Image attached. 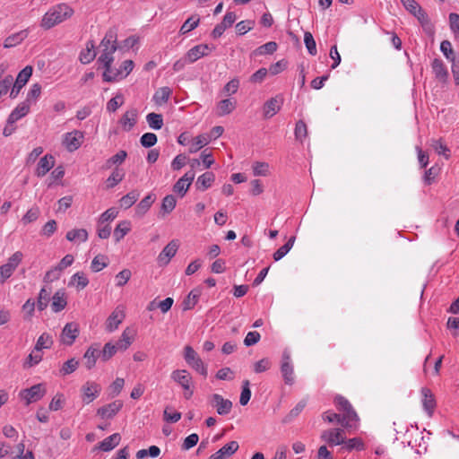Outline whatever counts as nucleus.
<instances>
[{"instance_id":"1","label":"nucleus","mask_w":459,"mask_h":459,"mask_svg":"<svg viewBox=\"0 0 459 459\" xmlns=\"http://www.w3.org/2000/svg\"><path fill=\"white\" fill-rule=\"evenodd\" d=\"M74 14V10L66 4H59L51 7L42 17L40 26L49 30L65 22Z\"/></svg>"},{"instance_id":"2","label":"nucleus","mask_w":459,"mask_h":459,"mask_svg":"<svg viewBox=\"0 0 459 459\" xmlns=\"http://www.w3.org/2000/svg\"><path fill=\"white\" fill-rule=\"evenodd\" d=\"M116 43L117 34L113 30H109L100 45L101 54L98 59V62L103 64L105 71L111 68V64L114 60L113 54L117 50Z\"/></svg>"},{"instance_id":"3","label":"nucleus","mask_w":459,"mask_h":459,"mask_svg":"<svg viewBox=\"0 0 459 459\" xmlns=\"http://www.w3.org/2000/svg\"><path fill=\"white\" fill-rule=\"evenodd\" d=\"M134 62L132 60H125L118 69H108L103 72V80L105 82H115L126 78L133 70Z\"/></svg>"},{"instance_id":"4","label":"nucleus","mask_w":459,"mask_h":459,"mask_svg":"<svg viewBox=\"0 0 459 459\" xmlns=\"http://www.w3.org/2000/svg\"><path fill=\"white\" fill-rule=\"evenodd\" d=\"M184 359L193 369L204 377L207 376L206 366L204 364L197 352L189 345L186 346L184 349Z\"/></svg>"},{"instance_id":"5","label":"nucleus","mask_w":459,"mask_h":459,"mask_svg":"<svg viewBox=\"0 0 459 459\" xmlns=\"http://www.w3.org/2000/svg\"><path fill=\"white\" fill-rule=\"evenodd\" d=\"M23 255L22 252H15L9 259L8 262L0 266V282L4 283L15 271L20 263L22 262Z\"/></svg>"},{"instance_id":"6","label":"nucleus","mask_w":459,"mask_h":459,"mask_svg":"<svg viewBox=\"0 0 459 459\" xmlns=\"http://www.w3.org/2000/svg\"><path fill=\"white\" fill-rule=\"evenodd\" d=\"M281 372L286 385H291L294 384V369L291 363L290 352L284 351L281 358Z\"/></svg>"},{"instance_id":"7","label":"nucleus","mask_w":459,"mask_h":459,"mask_svg":"<svg viewBox=\"0 0 459 459\" xmlns=\"http://www.w3.org/2000/svg\"><path fill=\"white\" fill-rule=\"evenodd\" d=\"M46 394V389L42 384L34 385L30 388L22 390L20 396L26 401V404L35 403L40 400Z\"/></svg>"},{"instance_id":"8","label":"nucleus","mask_w":459,"mask_h":459,"mask_svg":"<svg viewBox=\"0 0 459 459\" xmlns=\"http://www.w3.org/2000/svg\"><path fill=\"white\" fill-rule=\"evenodd\" d=\"M321 438L330 446H338L345 443V432L342 429L336 428L325 430Z\"/></svg>"},{"instance_id":"9","label":"nucleus","mask_w":459,"mask_h":459,"mask_svg":"<svg viewBox=\"0 0 459 459\" xmlns=\"http://www.w3.org/2000/svg\"><path fill=\"white\" fill-rule=\"evenodd\" d=\"M179 244L178 240L173 239L171 240L159 254L157 257V262L160 266L167 265L170 259L176 255L178 249Z\"/></svg>"},{"instance_id":"10","label":"nucleus","mask_w":459,"mask_h":459,"mask_svg":"<svg viewBox=\"0 0 459 459\" xmlns=\"http://www.w3.org/2000/svg\"><path fill=\"white\" fill-rule=\"evenodd\" d=\"M210 403L216 409L219 415H227L232 409V403L224 399L221 394H214L210 397Z\"/></svg>"},{"instance_id":"11","label":"nucleus","mask_w":459,"mask_h":459,"mask_svg":"<svg viewBox=\"0 0 459 459\" xmlns=\"http://www.w3.org/2000/svg\"><path fill=\"white\" fill-rule=\"evenodd\" d=\"M79 335V327L75 323H68L65 325L60 334V342L65 345H72Z\"/></svg>"},{"instance_id":"12","label":"nucleus","mask_w":459,"mask_h":459,"mask_svg":"<svg viewBox=\"0 0 459 459\" xmlns=\"http://www.w3.org/2000/svg\"><path fill=\"white\" fill-rule=\"evenodd\" d=\"M283 104V98L277 95L268 100L263 107V114L264 118H271L276 115Z\"/></svg>"},{"instance_id":"13","label":"nucleus","mask_w":459,"mask_h":459,"mask_svg":"<svg viewBox=\"0 0 459 459\" xmlns=\"http://www.w3.org/2000/svg\"><path fill=\"white\" fill-rule=\"evenodd\" d=\"M195 173L193 170H189L185 173L174 185L173 191L181 196H184L189 189L193 180L195 179Z\"/></svg>"},{"instance_id":"14","label":"nucleus","mask_w":459,"mask_h":459,"mask_svg":"<svg viewBox=\"0 0 459 459\" xmlns=\"http://www.w3.org/2000/svg\"><path fill=\"white\" fill-rule=\"evenodd\" d=\"M123 407V402L116 400L107 405H104L97 410V416L102 420H108L113 418Z\"/></svg>"},{"instance_id":"15","label":"nucleus","mask_w":459,"mask_h":459,"mask_svg":"<svg viewBox=\"0 0 459 459\" xmlns=\"http://www.w3.org/2000/svg\"><path fill=\"white\" fill-rule=\"evenodd\" d=\"M213 49L214 47L209 46L207 44H200L190 48L186 55V58L187 59L188 63L192 64L201 57L207 56L208 53Z\"/></svg>"},{"instance_id":"16","label":"nucleus","mask_w":459,"mask_h":459,"mask_svg":"<svg viewBox=\"0 0 459 459\" xmlns=\"http://www.w3.org/2000/svg\"><path fill=\"white\" fill-rule=\"evenodd\" d=\"M124 318V309L117 307L108 317L105 324L106 330L109 333L114 332L116 329H117L118 325L123 322Z\"/></svg>"},{"instance_id":"17","label":"nucleus","mask_w":459,"mask_h":459,"mask_svg":"<svg viewBox=\"0 0 459 459\" xmlns=\"http://www.w3.org/2000/svg\"><path fill=\"white\" fill-rule=\"evenodd\" d=\"M170 377L184 390H188V385H192V377L186 369H176L172 371Z\"/></svg>"},{"instance_id":"18","label":"nucleus","mask_w":459,"mask_h":459,"mask_svg":"<svg viewBox=\"0 0 459 459\" xmlns=\"http://www.w3.org/2000/svg\"><path fill=\"white\" fill-rule=\"evenodd\" d=\"M83 134L79 131L67 133L63 140V144L70 152L76 150L82 143Z\"/></svg>"},{"instance_id":"19","label":"nucleus","mask_w":459,"mask_h":459,"mask_svg":"<svg viewBox=\"0 0 459 459\" xmlns=\"http://www.w3.org/2000/svg\"><path fill=\"white\" fill-rule=\"evenodd\" d=\"M420 393H421V396H422V399H421L422 406H423L424 410L426 411V412L428 413V415L429 417H431L434 412L435 407H436V400L434 398V394L427 387L421 388Z\"/></svg>"},{"instance_id":"20","label":"nucleus","mask_w":459,"mask_h":459,"mask_svg":"<svg viewBox=\"0 0 459 459\" xmlns=\"http://www.w3.org/2000/svg\"><path fill=\"white\" fill-rule=\"evenodd\" d=\"M121 440V436L118 433H115L110 435L109 437L103 439L101 442L98 444L95 447L92 448V451L102 450L104 452H108L114 449L117 446H118Z\"/></svg>"},{"instance_id":"21","label":"nucleus","mask_w":459,"mask_h":459,"mask_svg":"<svg viewBox=\"0 0 459 459\" xmlns=\"http://www.w3.org/2000/svg\"><path fill=\"white\" fill-rule=\"evenodd\" d=\"M239 446L237 441H230L224 445L221 449L210 456V459H225L235 454Z\"/></svg>"},{"instance_id":"22","label":"nucleus","mask_w":459,"mask_h":459,"mask_svg":"<svg viewBox=\"0 0 459 459\" xmlns=\"http://www.w3.org/2000/svg\"><path fill=\"white\" fill-rule=\"evenodd\" d=\"M55 165V159L52 155H45L38 164L36 175L39 178L44 177Z\"/></svg>"},{"instance_id":"23","label":"nucleus","mask_w":459,"mask_h":459,"mask_svg":"<svg viewBox=\"0 0 459 459\" xmlns=\"http://www.w3.org/2000/svg\"><path fill=\"white\" fill-rule=\"evenodd\" d=\"M30 105L27 101L20 103L10 114L7 119L8 124L12 125L26 116L30 111Z\"/></svg>"},{"instance_id":"24","label":"nucleus","mask_w":459,"mask_h":459,"mask_svg":"<svg viewBox=\"0 0 459 459\" xmlns=\"http://www.w3.org/2000/svg\"><path fill=\"white\" fill-rule=\"evenodd\" d=\"M433 74L436 78L441 82L446 81L448 77L447 69L444 64V62L439 58H435L431 64Z\"/></svg>"},{"instance_id":"25","label":"nucleus","mask_w":459,"mask_h":459,"mask_svg":"<svg viewBox=\"0 0 459 459\" xmlns=\"http://www.w3.org/2000/svg\"><path fill=\"white\" fill-rule=\"evenodd\" d=\"M137 111L130 109L126 111L120 119V124L124 130L130 131L136 123Z\"/></svg>"},{"instance_id":"26","label":"nucleus","mask_w":459,"mask_h":459,"mask_svg":"<svg viewBox=\"0 0 459 459\" xmlns=\"http://www.w3.org/2000/svg\"><path fill=\"white\" fill-rule=\"evenodd\" d=\"M28 37V30H22L17 33H14L4 39V47L5 48H13L19 45Z\"/></svg>"},{"instance_id":"27","label":"nucleus","mask_w":459,"mask_h":459,"mask_svg":"<svg viewBox=\"0 0 459 459\" xmlns=\"http://www.w3.org/2000/svg\"><path fill=\"white\" fill-rule=\"evenodd\" d=\"M236 108V101L230 99L221 100L217 105V115L220 117L230 114Z\"/></svg>"},{"instance_id":"28","label":"nucleus","mask_w":459,"mask_h":459,"mask_svg":"<svg viewBox=\"0 0 459 459\" xmlns=\"http://www.w3.org/2000/svg\"><path fill=\"white\" fill-rule=\"evenodd\" d=\"M201 291L199 290H193L185 298L182 302V308L184 311L192 309L198 302Z\"/></svg>"},{"instance_id":"29","label":"nucleus","mask_w":459,"mask_h":459,"mask_svg":"<svg viewBox=\"0 0 459 459\" xmlns=\"http://www.w3.org/2000/svg\"><path fill=\"white\" fill-rule=\"evenodd\" d=\"M210 143V136L208 134H200L190 143L189 152L191 153L197 152L201 148L207 145Z\"/></svg>"},{"instance_id":"30","label":"nucleus","mask_w":459,"mask_h":459,"mask_svg":"<svg viewBox=\"0 0 459 459\" xmlns=\"http://www.w3.org/2000/svg\"><path fill=\"white\" fill-rule=\"evenodd\" d=\"M215 176L212 172H205L198 177L196 181V187L202 191L206 190L212 186L214 181Z\"/></svg>"},{"instance_id":"31","label":"nucleus","mask_w":459,"mask_h":459,"mask_svg":"<svg viewBox=\"0 0 459 459\" xmlns=\"http://www.w3.org/2000/svg\"><path fill=\"white\" fill-rule=\"evenodd\" d=\"M131 230V224L128 221H120L114 230V238L119 242Z\"/></svg>"},{"instance_id":"32","label":"nucleus","mask_w":459,"mask_h":459,"mask_svg":"<svg viewBox=\"0 0 459 459\" xmlns=\"http://www.w3.org/2000/svg\"><path fill=\"white\" fill-rule=\"evenodd\" d=\"M80 361L75 358H72L65 361L59 369V375L65 377L74 373L79 367Z\"/></svg>"},{"instance_id":"33","label":"nucleus","mask_w":459,"mask_h":459,"mask_svg":"<svg viewBox=\"0 0 459 459\" xmlns=\"http://www.w3.org/2000/svg\"><path fill=\"white\" fill-rule=\"evenodd\" d=\"M358 420L359 417L351 406L350 409H347L343 411V415L342 416V426L343 428L349 429L352 427L353 421Z\"/></svg>"},{"instance_id":"34","label":"nucleus","mask_w":459,"mask_h":459,"mask_svg":"<svg viewBox=\"0 0 459 459\" xmlns=\"http://www.w3.org/2000/svg\"><path fill=\"white\" fill-rule=\"evenodd\" d=\"M199 22H200L199 15H197V14L192 15L183 23V25L181 26V28L179 30V33L181 35H185V34L188 33L189 31L195 30L199 25Z\"/></svg>"},{"instance_id":"35","label":"nucleus","mask_w":459,"mask_h":459,"mask_svg":"<svg viewBox=\"0 0 459 459\" xmlns=\"http://www.w3.org/2000/svg\"><path fill=\"white\" fill-rule=\"evenodd\" d=\"M172 93V91L169 87H161L156 91L153 96V100L158 105H162L166 103L170 95Z\"/></svg>"},{"instance_id":"36","label":"nucleus","mask_w":459,"mask_h":459,"mask_svg":"<svg viewBox=\"0 0 459 459\" xmlns=\"http://www.w3.org/2000/svg\"><path fill=\"white\" fill-rule=\"evenodd\" d=\"M108 263L109 260L108 256L104 255H98L92 259L91 264V269L94 273L100 272L102 269L108 266Z\"/></svg>"},{"instance_id":"37","label":"nucleus","mask_w":459,"mask_h":459,"mask_svg":"<svg viewBox=\"0 0 459 459\" xmlns=\"http://www.w3.org/2000/svg\"><path fill=\"white\" fill-rule=\"evenodd\" d=\"M124 177L125 172L123 171V169L116 168L106 181L107 187L113 188L115 186H117L119 182L123 180Z\"/></svg>"},{"instance_id":"38","label":"nucleus","mask_w":459,"mask_h":459,"mask_svg":"<svg viewBox=\"0 0 459 459\" xmlns=\"http://www.w3.org/2000/svg\"><path fill=\"white\" fill-rule=\"evenodd\" d=\"M430 146L437 154L443 155L446 160L450 158V150L443 143L441 139H431Z\"/></svg>"},{"instance_id":"39","label":"nucleus","mask_w":459,"mask_h":459,"mask_svg":"<svg viewBox=\"0 0 459 459\" xmlns=\"http://www.w3.org/2000/svg\"><path fill=\"white\" fill-rule=\"evenodd\" d=\"M139 193L135 190L129 192L119 200L120 207L128 209L134 204L139 198Z\"/></svg>"},{"instance_id":"40","label":"nucleus","mask_w":459,"mask_h":459,"mask_svg":"<svg viewBox=\"0 0 459 459\" xmlns=\"http://www.w3.org/2000/svg\"><path fill=\"white\" fill-rule=\"evenodd\" d=\"M65 306L66 300L65 298V294L60 291L56 292L52 298V310L54 312H59L62 309H64Z\"/></svg>"},{"instance_id":"41","label":"nucleus","mask_w":459,"mask_h":459,"mask_svg":"<svg viewBox=\"0 0 459 459\" xmlns=\"http://www.w3.org/2000/svg\"><path fill=\"white\" fill-rule=\"evenodd\" d=\"M52 344L53 340L51 335L44 333L38 338L34 349L36 351H40L43 349H49Z\"/></svg>"},{"instance_id":"42","label":"nucleus","mask_w":459,"mask_h":459,"mask_svg":"<svg viewBox=\"0 0 459 459\" xmlns=\"http://www.w3.org/2000/svg\"><path fill=\"white\" fill-rule=\"evenodd\" d=\"M295 237H291L287 243H285L282 247H281L279 249H277L273 254V259L274 261H279L282 257H284L289 251L292 248L294 242H295Z\"/></svg>"},{"instance_id":"43","label":"nucleus","mask_w":459,"mask_h":459,"mask_svg":"<svg viewBox=\"0 0 459 459\" xmlns=\"http://www.w3.org/2000/svg\"><path fill=\"white\" fill-rule=\"evenodd\" d=\"M440 50L448 61L453 62L456 60L455 50L449 40H443L441 42Z\"/></svg>"},{"instance_id":"44","label":"nucleus","mask_w":459,"mask_h":459,"mask_svg":"<svg viewBox=\"0 0 459 459\" xmlns=\"http://www.w3.org/2000/svg\"><path fill=\"white\" fill-rule=\"evenodd\" d=\"M66 239L72 242L82 243L86 240V230L83 229L72 230L66 233Z\"/></svg>"},{"instance_id":"45","label":"nucleus","mask_w":459,"mask_h":459,"mask_svg":"<svg viewBox=\"0 0 459 459\" xmlns=\"http://www.w3.org/2000/svg\"><path fill=\"white\" fill-rule=\"evenodd\" d=\"M413 15L418 19V21L427 32H432V24L430 23L428 14L421 8L418 10V12H416V14Z\"/></svg>"},{"instance_id":"46","label":"nucleus","mask_w":459,"mask_h":459,"mask_svg":"<svg viewBox=\"0 0 459 459\" xmlns=\"http://www.w3.org/2000/svg\"><path fill=\"white\" fill-rule=\"evenodd\" d=\"M149 126L152 129L159 130L163 126V118L160 114L150 113L146 117Z\"/></svg>"},{"instance_id":"47","label":"nucleus","mask_w":459,"mask_h":459,"mask_svg":"<svg viewBox=\"0 0 459 459\" xmlns=\"http://www.w3.org/2000/svg\"><path fill=\"white\" fill-rule=\"evenodd\" d=\"M277 44L276 42L274 41H270V42H267L262 46H260L259 48H257L255 51H254V54L255 55H259V56H262V55H266V54H273L276 50H277Z\"/></svg>"},{"instance_id":"48","label":"nucleus","mask_w":459,"mask_h":459,"mask_svg":"<svg viewBox=\"0 0 459 459\" xmlns=\"http://www.w3.org/2000/svg\"><path fill=\"white\" fill-rule=\"evenodd\" d=\"M118 350L117 349L116 345L108 342L104 345L103 349L101 350V352L100 355H101V360L102 361H108L109 359H111Z\"/></svg>"},{"instance_id":"49","label":"nucleus","mask_w":459,"mask_h":459,"mask_svg":"<svg viewBox=\"0 0 459 459\" xmlns=\"http://www.w3.org/2000/svg\"><path fill=\"white\" fill-rule=\"evenodd\" d=\"M307 404V402L305 400H301L297 403V405L290 410L289 414L283 419L284 423L290 422L294 418L299 416V414L303 411Z\"/></svg>"},{"instance_id":"50","label":"nucleus","mask_w":459,"mask_h":459,"mask_svg":"<svg viewBox=\"0 0 459 459\" xmlns=\"http://www.w3.org/2000/svg\"><path fill=\"white\" fill-rule=\"evenodd\" d=\"M177 200L174 195H168L162 200L161 210L166 212H171L176 207Z\"/></svg>"},{"instance_id":"51","label":"nucleus","mask_w":459,"mask_h":459,"mask_svg":"<svg viewBox=\"0 0 459 459\" xmlns=\"http://www.w3.org/2000/svg\"><path fill=\"white\" fill-rule=\"evenodd\" d=\"M304 42L308 53L312 56H316L317 53L316 44L313 38V35L310 32L306 31L304 33Z\"/></svg>"},{"instance_id":"52","label":"nucleus","mask_w":459,"mask_h":459,"mask_svg":"<svg viewBox=\"0 0 459 459\" xmlns=\"http://www.w3.org/2000/svg\"><path fill=\"white\" fill-rule=\"evenodd\" d=\"M69 286L75 287L78 290H82L86 286V282L84 281V273H76L69 282Z\"/></svg>"},{"instance_id":"53","label":"nucleus","mask_w":459,"mask_h":459,"mask_svg":"<svg viewBox=\"0 0 459 459\" xmlns=\"http://www.w3.org/2000/svg\"><path fill=\"white\" fill-rule=\"evenodd\" d=\"M255 176H266L269 172V164L262 161H255L252 166Z\"/></svg>"},{"instance_id":"54","label":"nucleus","mask_w":459,"mask_h":459,"mask_svg":"<svg viewBox=\"0 0 459 459\" xmlns=\"http://www.w3.org/2000/svg\"><path fill=\"white\" fill-rule=\"evenodd\" d=\"M307 134V128L306 124L299 120L296 124L295 127V137L298 141L303 142V140L306 138Z\"/></svg>"},{"instance_id":"55","label":"nucleus","mask_w":459,"mask_h":459,"mask_svg":"<svg viewBox=\"0 0 459 459\" xmlns=\"http://www.w3.org/2000/svg\"><path fill=\"white\" fill-rule=\"evenodd\" d=\"M127 156L126 151H119L117 154L113 155L107 160V167L110 168L112 165H118L124 162Z\"/></svg>"},{"instance_id":"56","label":"nucleus","mask_w":459,"mask_h":459,"mask_svg":"<svg viewBox=\"0 0 459 459\" xmlns=\"http://www.w3.org/2000/svg\"><path fill=\"white\" fill-rule=\"evenodd\" d=\"M249 385H250V383L248 380H245L243 382L242 391H241V394H240V398H239V403L241 405L247 404V403L250 400L251 391L249 388Z\"/></svg>"},{"instance_id":"57","label":"nucleus","mask_w":459,"mask_h":459,"mask_svg":"<svg viewBox=\"0 0 459 459\" xmlns=\"http://www.w3.org/2000/svg\"><path fill=\"white\" fill-rule=\"evenodd\" d=\"M32 74V67L30 65L25 66L16 78L17 83L25 85Z\"/></svg>"},{"instance_id":"58","label":"nucleus","mask_w":459,"mask_h":459,"mask_svg":"<svg viewBox=\"0 0 459 459\" xmlns=\"http://www.w3.org/2000/svg\"><path fill=\"white\" fill-rule=\"evenodd\" d=\"M255 22L250 20L241 21L237 23L236 30L239 35H244L254 27Z\"/></svg>"},{"instance_id":"59","label":"nucleus","mask_w":459,"mask_h":459,"mask_svg":"<svg viewBox=\"0 0 459 459\" xmlns=\"http://www.w3.org/2000/svg\"><path fill=\"white\" fill-rule=\"evenodd\" d=\"M343 445H345L343 446V448H346L349 451H351L352 449H357V450L364 449V443L359 437H353L347 441L345 440V443Z\"/></svg>"},{"instance_id":"60","label":"nucleus","mask_w":459,"mask_h":459,"mask_svg":"<svg viewBox=\"0 0 459 459\" xmlns=\"http://www.w3.org/2000/svg\"><path fill=\"white\" fill-rule=\"evenodd\" d=\"M100 352V350L93 346L88 348V368L95 365L97 359H101Z\"/></svg>"},{"instance_id":"61","label":"nucleus","mask_w":459,"mask_h":459,"mask_svg":"<svg viewBox=\"0 0 459 459\" xmlns=\"http://www.w3.org/2000/svg\"><path fill=\"white\" fill-rule=\"evenodd\" d=\"M42 359V355L39 354V351H36L35 349L32 351L31 353L29 354V356L26 359V361L24 362L25 368H30L34 365L39 364Z\"/></svg>"},{"instance_id":"62","label":"nucleus","mask_w":459,"mask_h":459,"mask_svg":"<svg viewBox=\"0 0 459 459\" xmlns=\"http://www.w3.org/2000/svg\"><path fill=\"white\" fill-rule=\"evenodd\" d=\"M140 142L143 147L150 148L157 143V136L153 133H145L142 135Z\"/></svg>"},{"instance_id":"63","label":"nucleus","mask_w":459,"mask_h":459,"mask_svg":"<svg viewBox=\"0 0 459 459\" xmlns=\"http://www.w3.org/2000/svg\"><path fill=\"white\" fill-rule=\"evenodd\" d=\"M132 276L129 269H124L116 275L117 286L122 287L127 283Z\"/></svg>"},{"instance_id":"64","label":"nucleus","mask_w":459,"mask_h":459,"mask_svg":"<svg viewBox=\"0 0 459 459\" xmlns=\"http://www.w3.org/2000/svg\"><path fill=\"white\" fill-rule=\"evenodd\" d=\"M449 25L451 30L459 37V14L455 13L449 14Z\"/></svg>"}]
</instances>
